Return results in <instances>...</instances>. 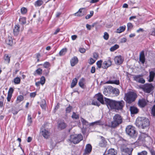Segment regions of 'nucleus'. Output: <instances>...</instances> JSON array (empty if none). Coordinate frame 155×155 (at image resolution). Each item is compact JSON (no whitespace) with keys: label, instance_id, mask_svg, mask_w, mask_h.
Returning a JSON list of instances; mask_svg holds the SVG:
<instances>
[{"label":"nucleus","instance_id":"nucleus-1","mask_svg":"<svg viewBox=\"0 0 155 155\" xmlns=\"http://www.w3.org/2000/svg\"><path fill=\"white\" fill-rule=\"evenodd\" d=\"M105 102L108 108L117 110H121L124 105V102L123 100L117 101L105 98Z\"/></svg>","mask_w":155,"mask_h":155},{"label":"nucleus","instance_id":"nucleus-2","mask_svg":"<svg viewBox=\"0 0 155 155\" xmlns=\"http://www.w3.org/2000/svg\"><path fill=\"white\" fill-rule=\"evenodd\" d=\"M136 124L137 126L144 129L149 126L150 123L148 118L144 117H139L136 120Z\"/></svg>","mask_w":155,"mask_h":155},{"label":"nucleus","instance_id":"nucleus-3","mask_svg":"<svg viewBox=\"0 0 155 155\" xmlns=\"http://www.w3.org/2000/svg\"><path fill=\"white\" fill-rule=\"evenodd\" d=\"M137 97V94L133 91H129L125 94L124 100L128 104L134 101Z\"/></svg>","mask_w":155,"mask_h":155},{"label":"nucleus","instance_id":"nucleus-4","mask_svg":"<svg viewBox=\"0 0 155 155\" xmlns=\"http://www.w3.org/2000/svg\"><path fill=\"white\" fill-rule=\"evenodd\" d=\"M123 119L122 117L119 114H116L114 116L113 120L111 122V125H109V127L115 128L123 122Z\"/></svg>","mask_w":155,"mask_h":155},{"label":"nucleus","instance_id":"nucleus-5","mask_svg":"<svg viewBox=\"0 0 155 155\" xmlns=\"http://www.w3.org/2000/svg\"><path fill=\"white\" fill-rule=\"evenodd\" d=\"M83 140V137L81 134H73L70 136V141L74 144L78 143Z\"/></svg>","mask_w":155,"mask_h":155},{"label":"nucleus","instance_id":"nucleus-6","mask_svg":"<svg viewBox=\"0 0 155 155\" xmlns=\"http://www.w3.org/2000/svg\"><path fill=\"white\" fill-rule=\"evenodd\" d=\"M126 133L131 137H135L137 134L134 127L131 125L128 126L126 128Z\"/></svg>","mask_w":155,"mask_h":155},{"label":"nucleus","instance_id":"nucleus-7","mask_svg":"<svg viewBox=\"0 0 155 155\" xmlns=\"http://www.w3.org/2000/svg\"><path fill=\"white\" fill-rule=\"evenodd\" d=\"M153 86L151 84H146L143 87V91L147 93H150L153 90Z\"/></svg>","mask_w":155,"mask_h":155},{"label":"nucleus","instance_id":"nucleus-8","mask_svg":"<svg viewBox=\"0 0 155 155\" xmlns=\"http://www.w3.org/2000/svg\"><path fill=\"white\" fill-rule=\"evenodd\" d=\"M107 84H114L116 85H119L120 84L119 80H116V77L114 76L111 77L110 78V80L107 81Z\"/></svg>","mask_w":155,"mask_h":155},{"label":"nucleus","instance_id":"nucleus-9","mask_svg":"<svg viewBox=\"0 0 155 155\" xmlns=\"http://www.w3.org/2000/svg\"><path fill=\"white\" fill-rule=\"evenodd\" d=\"M85 8H81L78 11L74 14V15L77 16H82L85 14Z\"/></svg>","mask_w":155,"mask_h":155},{"label":"nucleus","instance_id":"nucleus-10","mask_svg":"<svg viewBox=\"0 0 155 155\" xmlns=\"http://www.w3.org/2000/svg\"><path fill=\"white\" fill-rule=\"evenodd\" d=\"M134 80L140 83L144 84L145 82V80L140 75L134 76Z\"/></svg>","mask_w":155,"mask_h":155},{"label":"nucleus","instance_id":"nucleus-11","mask_svg":"<svg viewBox=\"0 0 155 155\" xmlns=\"http://www.w3.org/2000/svg\"><path fill=\"white\" fill-rule=\"evenodd\" d=\"M114 60L116 64L119 65L123 63L124 59L121 56L119 55L115 57L114 58Z\"/></svg>","mask_w":155,"mask_h":155},{"label":"nucleus","instance_id":"nucleus-12","mask_svg":"<svg viewBox=\"0 0 155 155\" xmlns=\"http://www.w3.org/2000/svg\"><path fill=\"white\" fill-rule=\"evenodd\" d=\"M94 98L97 99L102 104H104V102L103 98V96L100 93H98L96 94L94 97Z\"/></svg>","mask_w":155,"mask_h":155},{"label":"nucleus","instance_id":"nucleus-13","mask_svg":"<svg viewBox=\"0 0 155 155\" xmlns=\"http://www.w3.org/2000/svg\"><path fill=\"white\" fill-rule=\"evenodd\" d=\"M112 62L110 60L104 61L102 64V68L106 69L111 65Z\"/></svg>","mask_w":155,"mask_h":155},{"label":"nucleus","instance_id":"nucleus-14","mask_svg":"<svg viewBox=\"0 0 155 155\" xmlns=\"http://www.w3.org/2000/svg\"><path fill=\"white\" fill-rule=\"evenodd\" d=\"M41 134L43 137L46 139L48 138L50 135V132L46 129H43L42 130Z\"/></svg>","mask_w":155,"mask_h":155},{"label":"nucleus","instance_id":"nucleus-15","mask_svg":"<svg viewBox=\"0 0 155 155\" xmlns=\"http://www.w3.org/2000/svg\"><path fill=\"white\" fill-rule=\"evenodd\" d=\"M139 60L142 64H143L145 61L144 53L143 51H142L140 54Z\"/></svg>","mask_w":155,"mask_h":155},{"label":"nucleus","instance_id":"nucleus-16","mask_svg":"<svg viewBox=\"0 0 155 155\" xmlns=\"http://www.w3.org/2000/svg\"><path fill=\"white\" fill-rule=\"evenodd\" d=\"M20 31V26L19 25H15L13 29V33L15 35H17L19 34Z\"/></svg>","mask_w":155,"mask_h":155},{"label":"nucleus","instance_id":"nucleus-17","mask_svg":"<svg viewBox=\"0 0 155 155\" xmlns=\"http://www.w3.org/2000/svg\"><path fill=\"white\" fill-rule=\"evenodd\" d=\"M138 104L139 106L141 107H144L147 104V102L144 99H142L139 100L138 102Z\"/></svg>","mask_w":155,"mask_h":155},{"label":"nucleus","instance_id":"nucleus-18","mask_svg":"<svg viewBox=\"0 0 155 155\" xmlns=\"http://www.w3.org/2000/svg\"><path fill=\"white\" fill-rule=\"evenodd\" d=\"M66 124L64 122H59L58 124V127L60 130L64 129L66 127Z\"/></svg>","mask_w":155,"mask_h":155},{"label":"nucleus","instance_id":"nucleus-19","mask_svg":"<svg viewBox=\"0 0 155 155\" xmlns=\"http://www.w3.org/2000/svg\"><path fill=\"white\" fill-rule=\"evenodd\" d=\"M130 110L131 114H137L138 112V109L134 106H131L130 108Z\"/></svg>","mask_w":155,"mask_h":155},{"label":"nucleus","instance_id":"nucleus-20","mask_svg":"<svg viewBox=\"0 0 155 155\" xmlns=\"http://www.w3.org/2000/svg\"><path fill=\"white\" fill-rule=\"evenodd\" d=\"M78 61V60L77 58L76 57H74L72 58L71 60V64L72 66H74L76 64Z\"/></svg>","mask_w":155,"mask_h":155},{"label":"nucleus","instance_id":"nucleus-21","mask_svg":"<svg viewBox=\"0 0 155 155\" xmlns=\"http://www.w3.org/2000/svg\"><path fill=\"white\" fill-rule=\"evenodd\" d=\"M101 140L100 142L99 145L101 147H104L106 145L107 142L104 137H101Z\"/></svg>","mask_w":155,"mask_h":155},{"label":"nucleus","instance_id":"nucleus-22","mask_svg":"<svg viewBox=\"0 0 155 155\" xmlns=\"http://www.w3.org/2000/svg\"><path fill=\"white\" fill-rule=\"evenodd\" d=\"M133 149L132 148H126L124 150V151L127 153L125 155H131Z\"/></svg>","mask_w":155,"mask_h":155},{"label":"nucleus","instance_id":"nucleus-23","mask_svg":"<svg viewBox=\"0 0 155 155\" xmlns=\"http://www.w3.org/2000/svg\"><path fill=\"white\" fill-rule=\"evenodd\" d=\"M92 150V147L91 145L90 144H87L85 150V153L87 154L91 152Z\"/></svg>","mask_w":155,"mask_h":155},{"label":"nucleus","instance_id":"nucleus-24","mask_svg":"<svg viewBox=\"0 0 155 155\" xmlns=\"http://www.w3.org/2000/svg\"><path fill=\"white\" fill-rule=\"evenodd\" d=\"M85 80L83 78H82L79 81L78 84L79 86L82 88L85 87Z\"/></svg>","mask_w":155,"mask_h":155},{"label":"nucleus","instance_id":"nucleus-25","mask_svg":"<svg viewBox=\"0 0 155 155\" xmlns=\"http://www.w3.org/2000/svg\"><path fill=\"white\" fill-rule=\"evenodd\" d=\"M6 43L8 45L12 46L15 44V39H6Z\"/></svg>","mask_w":155,"mask_h":155},{"label":"nucleus","instance_id":"nucleus-26","mask_svg":"<svg viewBox=\"0 0 155 155\" xmlns=\"http://www.w3.org/2000/svg\"><path fill=\"white\" fill-rule=\"evenodd\" d=\"M155 75V73L153 71H151L150 72L149 79V81L150 82L152 81Z\"/></svg>","mask_w":155,"mask_h":155},{"label":"nucleus","instance_id":"nucleus-27","mask_svg":"<svg viewBox=\"0 0 155 155\" xmlns=\"http://www.w3.org/2000/svg\"><path fill=\"white\" fill-rule=\"evenodd\" d=\"M126 28V26L125 25L120 26L117 29L116 32L117 33H121L125 30Z\"/></svg>","mask_w":155,"mask_h":155},{"label":"nucleus","instance_id":"nucleus-28","mask_svg":"<svg viewBox=\"0 0 155 155\" xmlns=\"http://www.w3.org/2000/svg\"><path fill=\"white\" fill-rule=\"evenodd\" d=\"M111 92L115 94L116 96H117L119 94V90L116 88H112L110 89Z\"/></svg>","mask_w":155,"mask_h":155},{"label":"nucleus","instance_id":"nucleus-29","mask_svg":"<svg viewBox=\"0 0 155 155\" xmlns=\"http://www.w3.org/2000/svg\"><path fill=\"white\" fill-rule=\"evenodd\" d=\"M117 153L113 149H111L108 150V153L105 155H116Z\"/></svg>","mask_w":155,"mask_h":155},{"label":"nucleus","instance_id":"nucleus-30","mask_svg":"<svg viewBox=\"0 0 155 155\" xmlns=\"http://www.w3.org/2000/svg\"><path fill=\"white\" fill-rule=\"evenodd\" d=\"M10 57H9L8 54H5L4 57L5 62L8 64H9L10 60Z\"/></svg>","mask_w":155,"mask_h":155},{"label":"nucleus","instance_id":"nucleus-31","mask_svg":"<svg viewBox=\"0 0 155 155\" xmlns=\"http://www.w3.org/2000/svg\"><path fill=\"white\" fill-rule=\"evenodd\" d=\"M43 3L42 0H38L35 2V5L36 7L40 6L43 4Z\"/></svg>","mask_w":155,"mask_h":155},{"label":"nucleus","instance_id":"nucleus-32","mask_svg":"<svg viewBox=\"0 0 155 155\" xmlns=\"http://www.w3.org/2000/svg\"><path fill=\"white\" fill-rule=\"evenodd\" d=\"M78 82L77 79L75 78L73 79L71 84V87L73 88L77 84Z\"/></svg>","mask_w":155,"mask_h":155},{"label":"nucleus","instance_id":"nucleus-33","mask_svg":"<svg viewBox=\"0 0 155 155\" xmlns=\"http://www.w3.org/2000/svg\"><path fill=\"white\" fill-rule=\"evenodd\" d=\"M46 102L45 100L42 99L41 100V104H40V106L43 109L45 110L46 106Z\"/></svg>","mask_w":155,"mask_h":155},{"label":"nucleus","instance_id":"nucleus-34","mask_svg":"<svg viewBox=\"0 0 155 155\" xmlns=\"http://www.w3.org/2000/svg\"><path fill=\"white\" fill-rule=\"evenodd\" d=\"M20 78L18 77L15 78L14 79V82L15 84H19L20 82Z\"/></svg>","mask_w":155,"mask_h":155},{"label":"nucleus","instance_id":"nucleus-35","mask_svg":"<svg viewBox=\"0 0 155 155\" xmlns=\"http://www.w3.org/2000/svg\"><path fill=\"white\" fill-rule=\"evenodd\" d=\"M67 51V49L66 48H63L59 52V54L60 56H62L64 55L66 53V52Z\"/></svg>","mask_w":155,"mask_h":155},{"label":"nucleus","instance_id":"nucleus-36","mask_svg":"<svg viewBox=\"0 0 155 155\" xmlns=\"http://www.w3.org/2000/svg\"><path fill=\"white\" fill-rule=\"evenodd\" d=\"M19 21L21 24L22 25L25 24L26 23V18L24 17L20 18L19 19Z\"/></svg>","mask_w":155,"mask_h":155},{"label":"nucleus","instance_id":"nucleus-37","mask_svg":"<svg viewBox=\"0 0 155 155\" xmlns=\"http://www.w3.org/2000/svg\"><path fill=\"white\" fill-rule=\"evenodd\" d=\"M119 47V46L118 45H115L114 46L110 48V50L111 51H114L117 48H118Z\"/></svg>","mask_w":155,"mask_h":155},{"label":"nucleus","instance_id":"nucleus-38","mask_svg":"<svg viewBox=\"0 0 155 155\" xmlns=\"http://www.w3.org/2000/svg\"><path fill=\"white\" fill-rule=\"evenodd\" d=\"M94 13L93 11H92L90 12V14L87 15L85 17L86 19H89L93 15Z\"/></svg>","mask_w":155,"mask_h":155},{"label":"nucleus","instance_id":"nucleus-39","mask_svg":"<svg viewBox=\"0 0 155 155\" xmlns=\"http://www.w3.org/2000/svg\"><path fill=\"white\" fill-rule=\"evenodd\" d=\"M81 121L84 125L87 126L89 125L88 123L86 120L82 117L81 118Z\"/></svg>","mask_w":155,"mask_h":155},{"label":"nucleus","instance_id":"nucleus-40","mask_svg":"<svg viewBox=\"0 0 155 155\" xmlns=\"http://www.w3.org/2000/svg\"><path fill=\"white\" fill-rule=\"evenodd\" d=\"M42 69L40 68H39L35 71V72L34 73V75H35V73L38 75L41 74L42 73Z\"/></svg>","mask_w":155,"mask_h":155},{"label":"nucleus","instance_id":"nucleus-41","mask_svg":"<svg viewBox=\"0 0 155 155\" xmlns=\"http://www.w3.org/2000/svg\"><path fill=\"white\" fill-rule=\"evenodd\" d=\"M23 99V97L20 95L18 96L17 97V101L18 103L20 102L21 101H22Z\"/></svg>","mask_w":155,"mask_h":155},{"label":"nucleus","instance_id":"nucleus-42","mask_svg":"<svg viewBox=\"0 0 155 155\" xmlns=\"http://www.w3.org/2000/svg\"><path fill=\"white\" fill-rule=\"evenodd\" d=\"M28 124L29 126L32 123V118L30 115H28Z\"/></svg>","mask_w":155,"mask_h":155},{"label":"nucleus","instance_id":"nucleus-43","mask_svg":"<svg viewBox=\"0 0 155 155\" xmlns=\"http://www.w3.org/2000/svg\"><path fill=\"white\" fill-rule=\"evenodd\" d=\"M45 79L44 77L42 76L40 79V82H41V84L42 85H43L45 83Z\"/></svg>","mask_w":155,"mask_h":155},{"label":"nucleus","instance_id":"nucleus-44","mask_svg":"<svg viewBox=\"0 0 155 155\" xmlns=\"http://www.w3.org/2000/svg\"><path fill=\"white\" fill-rule=\"evenodd\" d=\"M102 61L101 60H100L99 61H97V62L96 64L97 65V67L99 68H101V67H102Z\"/></svg>","mask_w":155,"mask_h":155},{"label":"nucleus","instance_id":"nucleus-45","mask_svg":"<svg viewBox=\"0 0 155 155\" xmlns=\"http://www.w3.org/2000/svg\"><path fill=\"white\" fill-rule=\"evenodd\" d=\"M95 125H103L104 124L103 121H102L101 120H99L95 122H94Z\"/></svg>","mask_w":155,"mask_h":155},{"label":"nucleus","instance_id":"nucleus-46","mask_svg":"<svg viewBox=\"0 0 155 155\" xmlns=\"http://www.w3.org/2000/svg\"><path fill=\"white\" fill-rule=\"evenodd\" d=\"M71 117L72 118L76 119H77L79 118V115L78 114H77L75 113L74 112H73Z\"/></svg>","mask_w":155,"mask_h":155},{"label":"nucleus","instance_id":"nucleus-47","mask_svg":"<svg viewBox=\"0 0 155 155\" xmlns=\"http://www.w3.org/2000/svg\"><path fill=\"white\" fill-rule=\"evenodd\" d=\"M96 61L94 59H93L92 58H90L88 60V62L90 64H92L95 62Z\"/></svg>","mask_w":155,"mask_h":155},{"label":"nucleus","instance_id":"nucleus-48","mask_svg":"<svg viewBox=\"0 0 155 155\" xmlns=\"http://www.w3.org/2000/svg\"><path fill=\"white\" fill-rule=\"evenodd\" d=\"M133 25L132 24L130 23H128L127 24V28L128 30H130L133 28Z\"/></svg>","mask_w":155,"mask_h":155},{"label":"nucleus","instance_id":"nucleus-49","mask_svg":"<svg viewBox=\"0 0 155 155\" xmlns=\"http://www.w3.org/2000/svg\"><path fill=\"white\" fill-rule=\"evenodd\" d=\"M151 114L153 117H154L155 116V105L153 106L151 110Z\"/></svg>","mask_w":155,"mask_h":155},{"label":"nucleus","instance_id":"nucleus-50","mask_svg":"<svg viewBox=\"0 0 155 155\" xmlns=\"http://www.w3.org/2000/svg\"><path fill=\"white\" fill-rule=\"evenodd\" d=\"M27 12V9L25 7H22L21 9V12L22 14H25Z\"/></svg>","mask_w":155,"mask_h":155},{"label":"nucleus","instance_id":"nucleus-51","mask_svg":"<svg viewBox=\"0 0 155 155\" xmlns=\"http://www.w3.org/2000/svg\"><path fill=\"white\" fill-rule=\"evenodd\" d=\"M50 66V63L48 62H45L43 64V67L45 68H48Z\"/></svg>","mask_w":155,"mask_h":155},{"label":"nucleus","instance_id":"nucleus-52","mask_svg":"<svg viewBox=\"0 0 155 155\" xmlns=\"http://www.w3.org/2000/svg\"><path fill=\"white\" fill-rule=\"evenodd\" d=\"M150 35L155 36V28H152L150 32Z\"/></svg>","mask_w":155,"mask_h":155},{"label":"nucleus","instance_id":"nucleus-53","mask_svg":"<svg viewBox=\"0 0 155 155\" xmlns=\"http://www.w3.org/2000/svg\"><path fill=\"white\" fill-rule=\"evenodd\" d=\"M93 56L94 59L96 60L98 59L99 57L98 54L96 52H94L93 53Z\"/></svg>","mask_w":155,"mask_h":155},{"label":"nucleus","instance_id":"nucleus-54","mask_svg":"<svg viewBox=\"0 0 155 155\" xmlns=\"http://www.w3.org/2000/svg\"><path fill=\"white\" fill-rule=\"evenodd\" d=\"M147 152L146 151L144 150L138 153L137 155H147Z\"/></svg>","mask_w":155,"mask_h":155},{"label":"nucleus","instance_id":"nucleus-55","mask_svg":"<svg viewBox=\"0 0 155 155\" xmlns=\"http://www.w3.org/2000/svg\"><path fill=\"white\" fill-rule=\"evenodd\" d=\"M103 94L104 95L106 96H108L109 95V93L108 92L107 89L106 88H104L103 91Z\"/></svg>","mask_w":155,"mask_h":155},{"label":"nucleus","instance_id":"nucleus-56","mask_svg":"<svg viewBox=\"0 0 155 155\" xmlns=\"http://www.w3.org/2000/svg\"><path fill=\"white\" fill-rule=\"evenodd\" d=\"M72 109V107L71 106H69L68 107H67L66 109V112L67 113H70Z\"/></svg>","mask_w":155,"mask_h":155},{"label":"nucleus","instance_id":"nucleus-57","mask_svg":"<svg viewBox=\"0 0 155 155\" xmlns=\"http://www.w3.org/2000/svg\"><path fill=\"white\" fill-rule=\"evenodd\" d=\"M13 91L14 89L12 87H10L9 89L8 94H11V95H12V94Z\"/></svg>","mask_w":155,"mask_h":155},{"label":"nucleus","instance_id":"nucleus-58","mask_svg":"<svg viewBox=\"0 0 155 155\" xmlns=\"http://www.w3.org/2000/svg\"><path fill=\"white\" fill-rule=\"evenodd\" d=\"M104 39H108L109 38V35L107 32H105L104 33L103 36Z\"/></svg>","mask_w":155,"mask_h":155},{"label":"nucleus","instance_id":"nucleus-59","mask_svg":"<svg viewBox=\"0 0 155 155\" xmlns=\"http://www.w3.org/2000/svg\"><path fill=\"white\" fill-rule=\"evenodd\" d=\"M79 51L82 53H84L86 51L85 49L84 48H80L79 49Z\"/></svg>","mask_w":155,"mask_h":155},{"label":"nucleus","instance_id":"nucleus-60","mask_svg":"<svg viewBox=\"0 0 155 155\" xmlns=\"http://www.w3.org/2000/svg\"><path fill=\"white\" fill-rule=\"evenodd\" d=\"M12 96V95H11V94H8V96L7 99L8 101L9 102L10 101Z\"/></svg>","mask_w":155,"mask_h":155},{"label":"nucleus","instance_id":"nucleus-61","mask_svg":"<svg viewBox=\"0 0 155 155\" xmlns=\"http://www.w3.org/2000/svg\"><path fill=\"white\" fill-rule=\"evenodd\" d=\"M92 104L94 105H96L97 106H99V104L97 102L95 101L94 100H93L92 102Z\"/></svg>","mask_w":155,"mask_h":155},{"label":"nucleus","instance_id":"nucleus-62","mask_svg":"<svg viewBox=\"0 0 155 155\" xmlns=\"http://www.w3.org/2000/svg\"><path fill=\"white\" fill-rule=\"evenodd\" d=\"M95 68L94 67H92L91 70V72L92 73H94L95 72Z\"/></svg>","mask_w":155,"mask_h":155},{"label":"nucleus","instance_id":"nucleus-63","mask_svg":"<svg viewBox=\"0 0 155 155\" xmlns=\"http://www.w3.org/2000/svg\"><path fill=\"white\" fill-rule=\"evenodd\" d=\"M91 3H94L97 2L99 1V0H88Z\"/></svg>","mask_w":155,"mask_h":155},{"label":"nucleus","instance_id":"nucleus-64","mask_svg":"<svg viewBox=\"0 0 155 155\" xmlns=\"http://www.w3.org/2000/svg\"><path fill=\"white\" fill-rule=\"evenodd\" d=\"M36 95V93L35 92L31 93L30 94V96L31 97H34Z\"/></svg>","mask_w":155,"mask_h":155}]
</instances>
